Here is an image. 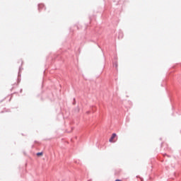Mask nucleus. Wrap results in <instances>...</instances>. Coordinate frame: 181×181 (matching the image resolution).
I'll return each instance as SVG.
<instances>
[{"mask_svg": "<svg viewBox=\"0 0 181 181\" xmlns=\"http://www.w3.org/2000/svg\"><path fill=\"white\" fill-rule=\"evenodd\" d=\"M115 138H117V134L113 133V134H112V136H111L110 139H109V142H111V143L115 142V141H114V139H115Z\"/></svg>", "mask_w": 181, "mask_h": 181, "instance_id": "1", "label": "nucleus"}, {"mask_svg": "<svg viewBox=\"0 0 181 181\" xmlns=\"http://www.w3.org/2000/svg\"><path fill=\"white\" fill-rule=\"evenodd\" d=\"M37 156H43V152L37 153Z\"/></svg>", "mask_w": 181, "mask_h": 181, "instance_id": "2", "label": "nucleus"}]
</instances>
